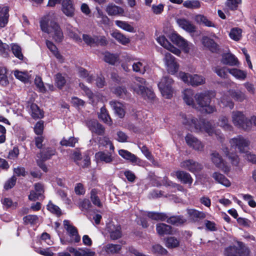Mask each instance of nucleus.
I'll return each instance as SVG.
<instances>
[{"label":"nucleus","mask_w":256,"mask_h":256,"mask_svg":"<svg viewBox=\"0 0 256 256\" xmlns=\"http://www.w3.org/2000/svg\"><path fill=\"white\" fill-rule=\"evenodd\" d=\"M118 152L123 158L130 162L134 165H139L140 164V160L130 152L124 150H120Z\"/></svg>","instance_id":"23"},{"label":"nucleus","mask_w":256,"mask_h":256,"mask_svg":"<svg viewBox=\"0 0 256 256\" xmlns=\"http://www.w3.org/2000/svg\"><path fill=\"white\" fill-rule=\"evenodd\" d=\"M156 41L162 46L170 50L174 54L179 56L181 52L178 48L172 46L165 38L164 36H160L156 38Z\"/></svg>","instance_id":"18"},{"label":"nucleus","mask_w":256,"mask_h":256,"mask_svg":"<svg viewBox=\"0 0 256 256\" xmlns=\"http://www.w3.org/2000/svg\"><path fill=\"white\" fill-rule=\"evenodd\" d=\"M171 40L179 47L181 48L184 52H188L192 44L188 42L176 33L173 32L170 36Z\"/></svg>","instance_id":"12"},{"label":"nucleus","mask_w":256,"mask_h":256,"mask_svg":"<svg viewBox=\"0 0 256 256\" xmlns=\"http://www.w3.org/2000/svg\"><path fill=\"white\" fill-rule=\"evenodd\" d=\"M6 70L3 67L0 68V84L2 86H6L9 84L8 77L6 75Z\"/></svg>","instance_id":"54"},{"label":"nucleus","mask_w":256,"mask_h":256,"mask_svg":"<svg viewBox=\"0 0 256 256\" xmlns=\"http://www.w3.org/2000/svg\"><path fill=\"white\" fill-rule=\"evenodd\" d=\"M229 73L236 79L241 80H244L247 76V72L246 71L237 68L230 69Z\"/></svg>","instance_id":"41"},{"label":"nucleus","mask_w":256,"mask_h":256,"mask_svg":"<svg viewBox=\"0 0 256 256\" xmlns=\"http://www.w3.org/2000/svg\"><path fill=\"white\" fill-rule=\"evenodd\" d=\"M104 60L111 64H114L117 60V56L114 54H112L108 52H106L104 54Z\"/></svg>","instance_id":"61"},{"label":"nucleus","mask_w":256,"mask_h":256,"mask_svg":"<svg viewBox=\"0 0 256 256\" xmlns=\"http://www.w3.org/2000/svg\"><path fill=\"white\" fill-rule=\"evenodd\" d=\"M55 153L56 150L52 148H48L46 150H42L40 154V157L42 160H46L50 158L52 156L54 155Z\"/></svg>","instance_id":"55"},{"label":"nucleus","mask_w":256,"mask_h":256,"mask_svg":"<svg viewBox=\"0 0 256 256\" xmlns=\"http://www.w3.org/2000/svg\"><path fill=\"white\" fill-rule=\"evenodd\" d=\"M64 225L70 237L71 242H78L80 240V238L78 234L76 228L71 225L70 222L68 220H64Z\"/></svg>","instance_id":"15"},{"label":"nucleus","mask_w":256,"mask_h":256,"mask_svg":"<svg viewBox=\"0 0 256 256\" xmlns=\"http://www.w3.org/2000/svg\"><path fill=\"white\" fill-rule=\"evenodd\" d=\"M67 250L72 253L74 256H94L95 252L86 248L76 249L72 247H68Z\"/></svg>","instance_id":"27"},{"label":"nucleus","mask_w":256,"mask_h":256,"mask_svg":"<svg viewBox=\"0 0 256 256\" xmlns=\"http://www.w3.org/2000/svg\"><path fill=\"white\" fill-rule=\"evenodd\" d=\"M164 62L166 70L169 74H174L178 72L179 64L176 58L170 53L165 54Z\"/></svg>","instance_id":"11"},{"label":"nucleus","mask_w":256,"mask_h":256,"mask_svg":"<svg viewBox=\"0 0 256 256\" xmlns=\"http://www.w3.org/2000/svg\"><path fill=\"white\" fill-rule=\"evenodd\" d=\"M11 50L12 53L16 58L20 60H22L23 58L22 49L18 45L16 44H12L11 45Z\"/></svg>","instance_id":"62"},{"label":"nucleus","mask_w":256,"mask_h":256,"mask_svg":"<svg viewBox=\"0 0 256 256\" xmlns=\"http://www.w3.org/2000/svg\"><path fill=\"white\" fill-rule=\"evenodd\" d=\"M222 150L226 156L228 157L230 160L232 164L234 166H237L238 164L240 158L236 154L230 153L228 150V148L224 146H222Z\"/></svg>","instance_id":"37"},{"label":"nucleus","mask_w":256,"mask_h":256,"mask_svg":"<svg viewBox=\"0 0 256 256\" xmlns=\"http://www.w3.org/2000/svg\"><path fill=\"white\" fill-rule=\"evenodd\" d=\"M8 6H0V27H4L8 22Z\"/></svg>","instance_id":"33"},{"label":"nucleus","mask_w":256,"mask_h":256,"mask_svg":"<svg viewBox=\"0 0 256 256\" xmlns=\"http://www.w3.org/2000/svg\"><path fill=\"white\" fill-rule=\"evenodd\" d=\"M106 230L109 232L112 240H116L121 238L122 234L121 227L119 224H114L113 222H109L106 225Z\"/></svg>","instance_id":"16"},{"label":"nucleus","mask_w":256,"mask_h":256,"mask_svg":"<svg viewBox=\"0 0 256 256\" xmlns=\"http://www.w3.org/2000/svg\"><path fill=\"white\" fill-rule=\"evenodd\" d=\"M87 126L92 132L98 135H102L104 132V128L102 125L98 124L96 120H91L87 122Z\"/></svg>","instance_id":"28"},{"label":"nucleus","mask_w":256,"mask_h":256,"mask_svg":"<svg viewBox=\"0 0 256 256\" xmlns=\"http://www.w3.org/2000/svg\"><path fill=\"white\" fill-rule=\"evenodd\" d=\"M80 86L84 90L92 104L95 105L102 100L103 96L101 94L99 93L94 94L88 88L82 84H80Z\"/></svg>","instance_id":"20"},{"label":"nucleus","mask_w":256,"mask_h":256,"mask_svg":"<svg viewBox=\"0 0 256 256\" xmlns=\"http://www.w3.org/2000/svg\"><path fill=\"white\" fill-rule=\"evenodd\" d=\"M202 44L212 52H217L218 50V46L214 41L208 36L202 38Z\"/></svg>","instance_id":"32"},{"label":"nucleus","mask_w":256,"mask_h":256,"mask_svg":"<svg viewBox=\"0 0 256 256\" xmlns=\"http://www.w3.org/2000/svg\"><path fill=\"white\" fill-rule=\"evenodd\" d=\"M152 252L154 254L161 255H166L168 254V251L164 248L160 244H154L152 248Z\"/></svg>","instance_id":"58"},{"label":"nucleus","mask_w":256,"mask_h":256,"mask_svg":"<svg viewBox=\"0 0 256 256\" xmlns=\"http://www.w3.org/2000/svg\"><path fill=\"white\" fill-rule=\"evenodd\" d=\"M44 192V186L40 183H36L34 184V190L30 192L28 199L30 200L35 201L40 198H42Z\"/></svg>","instance_id":"21"},{"label":"nucleus","mask_w":256,"mask_h":256,"mask_svg":"<svg viewBox=\"0 0 256 256\" xmlns=\"http://www.w3.org/2000/svg\"><path fill=\"white\" fill-rule=\"evenodd\" d=\"M146 82L143 78L136 77L131 85L133 90L141 95L145 100H152L154 98V94L150 88H146Z\"/></svg>","instance_id":"4"},{"label":"nucleus","mask_w":256,"mask_h":256,"mask_svg":"<svg viewBox=\"0 0 256 256\" xmlns=\"http://www.w3.org/2000/svg\"><path fill=\"white\" fill-rule=\"evenodd\" d=\"M232 120L233 124L238 128L248 130L250 128V124L243 112L240 111H233L232 113Z\"/></svg>","instance_id":"8"},{"label":"nucleus","mask_w":256,"mask_h":256,"mask_svg":"<svg viewBox=\"0 0 256 256\" xmlns=\"http://www.w3.org/2000/svg\"><path fill=\"white\" fill-rule=\"evenodd\" d=\"M187 144L196 150H202L204 145L196 138L190 134H188L185 138Z\"/></svg>","instance_id":"19"},{"label":"nucleus","mask_w":256,"mask_h":256,"mask_svg":"<svg viewBox=\"0 0 256 256\" xmlns=\"http://www.w3.org/2000/svg\"><path fill=\"white\" fill-rule=\"evenodd\" d=\"M248 250L240 242H236V246H230L224 250L226 256H247Z\"/></svg>","instance_id":"9"},{"label":"nucleus","mask_w":256,"mask_h":256,"mask_svg":"<svg viewBox=\"0 0 256 256\" xmlns=\"http://www.w3.org/2000/svg\"><path fill=\"white\" fill-rule=\"evenodd\" d=\"M230 70V68H228L226 67L220 68V66H216L214 68V71L220 77L226 78Z\"/></svg>","instance_id":"60"},{"label":"nucleus","mask_w":256,"mask_h":256,"mask_svg":"<svg viewBox=\"0 0 256 256\" xmlns=\"http://www.w3.org/2000/svg\"><path fill=\"white\" fill-rule=\"evenodd\" d=\"M78 74L80 77L86 78L88 82L91 83L94 80V77L92 76H89L88 72L83 68H79Z\"/></svg>","instance_id":"63"},{"label":"nucleus","mask_w":256,"mask_h":256,"mask_svg":"<svg viewBox=\"0 0 256 256\" xmlns=\"http://www.w3.org/2000/svg\"><path fill=\"white\" fill-rule=\"evenodd\" d=\"M221 62L224 64L235 66L237 64V59L234 55L230 54H224L222 55Z\"/></svg>","instance_id":"40"},{"label":"nucleus","mask_w":256,"mask_h":256,"mask_svg":"<svg viewBox=\"0 0 256 256\" xmlns=\"http://www.w3.org/2000/svg\"><path fill=\"white\" fill-rule=\"evenodd\" d=\"M111 36L118 40V42L123 45L128 44L130 40L118 31H114L111 34Z\"/></svg>","instance_id":"44"},{"label":"nucleus","mask_w":256,"mask_h":256,"mask_svg":"<svg viewBox=\"0 0 256 256\" xmlns=\"http://www.w3.org/2000/svg\"><path fill=\"white\" fill-rule=\"evenodd\" d=\"M182 122L186 127L192 132H196L207 133L210 136L215 134L220 140L224 138V136L220 132L214 130V128L208 122H205L201 118H198L192 116L181 115Z\"/></svg>","instance_id":"1"},{"label":"nucleus","mask_w":256,"mask_h":256,"mask_svg":"<svg viewBox=\"0 0 256 256\" xmlns=\"http://www.w3.org/2000/svg\"><path fill=\"white\" fill-rule=\"evenodd\" d=\"M121 248L120 244H108L103 246L102 250L108 254H114L118 253Z\"/></svg>","instance_id":"38"},{"label":"nucleus","mask_w":256,"mask_h":256,"mask_svg":"<svg viewBox=\"0 0 256 256\" xmlns=\"http://www.w3.org/2000/svg\"><path fill=\"white\" fill-rule=\"evenodd\" d=\"M187 214L188 216L192 220L198 218L202 219L206 217V214L203 212H200L195 209H187Z\"/></svg>","instance_id":"39"},{"label":"nucleus","mask_w":256,"mask_h":256,"mask_svg":"<svg viewBox=\"0 0 256 256\" xmlns=\"http://www.w3.org/2000/svg\"><path fill=\"white\" fill-rule=\"evenodd\" d=\"M212 94L210 91L198 92L194 96V98L200 110L207 114H212L216 110L215 106L210 105Z\"/></svg>","instance_id":"3"},{"label":"nucleus","mask_w":256,"mask_h":256,"mask_svg":"<svg viewBox=\"0 0 256 256\" xmlns=\"http://www.w3.org/2000/svg\"><path fill=\"white\" fill-rule=\"evenodd\" d=\"M173 80L170 76H164L158 84L162 94L166 98H170L173 95L174 90L172 84Z\"/></svg>","instance_id":"7"},{"label":"nucleus","mask_w":256,"mask_h":256,"mask_svg":"<svg viewBox=\"0 0 256 256\" xmlns=\"http://www.w3.org/2000/svg\"><path fill=\"white\" fill-rule=\"evenodd\" d=\"M212 178L218 184L226 187H230L231 185L230 181L222 174L214 172L212 174Z\"/></svg>","instance_id":"36"},{"label":"nucleus","mask_w":256,"mask_h":256,"mask_svg":"<svg viewBox=\"0 0 256 256\" xmlns=\"http://www.w3.org/2000/svg\"><path fill=\"white\" fill-rule=\"evenodd\" d=\"M194 90L190 88L185 89L182 92V98L186 104L194 108H197L194 100Z\"/></svg>","instance_id":"26"},{"label":"nucleus","mask_w":256,"mask_h":256,"mask_svg":"<svg viewBox=\"0 0 256 256\" xmlns=\"http://www.w3.org/2000/svg\"><path fill=\"white\" fill-rule=\"evenodd\" d=\"M184 7L188 8H198L200 6V3L198 0H188L183 3Z\"/></svg>","instance_id":"57"},{"label":"nucleus","mask_w":256,"mask_h":256,"mask_svg":"<svg viewBox=\"0 0 256 256\" xmlns=\"http://www.w3.org/2000/svg\"><path fill=\"white\" fill-rule=\"evenodd\" d=\"M210 159L215 166L224 173L230 172V167L226 164L218 152L216 151L212 152L210 154Z\"/></svg>","instance_id":"13"},{"label":"nucleus","mask_w":256,"mask_h":256,"mask_svg":"<svg viewBox=\"0 0 256 256\" xmlns=\"http://www.w3.org/2000/svg\"><path fill=\"white\" fill-rule=\"evenodd\" d=\"M178 77L185 84L196 86L204 84L205 83L204 77L198 74H190L188 73L180 72L178 74Z\"/></svg>","instance_id":"6"},{"label":"nucleus","mask_w":256,"mask_h":256,"mask_svg":"<svg viewBox=\"0 0 256 256\" xmlns=\"http://www.w3.org/2000/svg\"><path fill=\"white\" fill-rule=\"evenodd\" d=\"M170 226L164 224H158L156 225V230L160 235L168 234H172Z\"/></svg>","instance_id":"45"},{"label":"nucleus","mask_w":256,"mask_h":256,"mask_svg":"<svg viewBox=\"0 0 256 256\" xmlns=\"http://www.w3.org/2000/svg\"><path fill=\"white\" fill-rule=\"evenodd\" d=\"M52 15L49 14L42 18L40 21V28L55 42H60L64 38L63 32L58 24L54 20Z\"/></svg>","instance_id":"2"},{"label":"nucleus","mask_w":256,"mask_h":256,"mask_svg":"<svg viewBox=\"0 0 256 256\" xmlns=\"http://www.w3.org/2000/svg\"><path fill=\"white\" fill-rule=\"evenodd\" d=\"M229 96L236 100L240 102H243L247 98L246 94L242 91H236L234 90H230L226 94H224L220 98V102L224 106L228 107L230 109L234 108V104Z\"/></svg>","instance_id":"5"},{"label":"nucleus","mask_w":256,"mask_h":256,"mask_svg":"<svg viewBox=\"0 0 256 256\" xmlns=\"http://www.w3.org/2000/svg\"><path fill=\"white\" fill-rule=\"evenodd\" d=\"M47 48L51 51L53 54L60 61L63 62V56L59 53L56 46L50 40H46Z\"/></svg>","instance_id":"42"},{"label":"nucleus","mask_w":256,"mask_h":256,"mask_svg":"<svg viewBox=\"0 0 256 256\" xmlns=\"http://www.w3.org/2000/svg\"><path fill=\"white\" fill-rule=\"evenodd\" d=\"M98 192L96 189H92L90 192V200L94 205L100 208L102 206V204L98 196Z\"/></svg>","instance_id":"50"},{"label":"nucleus","mask_w":256,"mask_h":256,"mask_svg":"<svg viewBox=\"0 0 256 256\" xmlns=\"http://www.w3.org/2000/svg\"><path fill=\"white\" fill-rule=\"evenodd\" d=\"M98 118L102 120L104 122L110 125L112 124L111 118L108 114V112L105 107L101 108L100 112L98 114Z\"/></svg>","instance_id":"46"},{"label":"nucleus","mask_w":256,"mask_h":256,"mask_svg":"<svg viewBox=\"0 0 256 256\" xmlns=\"http://www.w3.org/2000/svg\"><path fill=\"white\" fill-rule=\"evenodd\" d=\"M114 152L110 150L109 152L100 151L96 154L95 157L99 162L106 164H112L114 160Z\"/></svg>","instance_id":"17"},{"label":"nucleus","mask_w":256,"mask_h":256,"mask_svg":"<svg viewBox=\"0 0 256 256\" xmlns=\"http://www.w3.org/2000/svg\"><path fill=\"white\" fill-rule=\"evenodd\" d=\"M218 125L225 130H231L232 129V126L230 124L228 118L224 116L219 118Z\"/></svg>","instance_id":"48"},{"label":"nucleus","mask_w":256,"mask_h":256,"mask_svg":"<svg viewBox=\"0 0 256 256\" xmlns=\"http://www.w3.org/2000/svg\"><path fill=\"white\" fill-rule=\"evenodd\" d=\"M62 10L67 16H73L75 8L72 0H62Z\"/></svg>","instance_id":"24"},{"label":"nucleus","mask_w":256,"mask_h":256,"mask_svg":"<svg viewBox=\"0 0 256 256\" xmlns=\"http://www.w3.org/2000/svg\"><path fill=\"white\" fill-rule=\"evenodd\" d=\"M242 30L238 28H232L229 34V36L231 39L238 41L242 38Z\"/></svg>","instance_id":"53"},{"label":"nucleus","mask_w":256,"mask_h":256,"mask_svg":"<svg viewBox=\"0 0 256 256\" xmlns=\"http://www.w3.org/2000/svg\"><path fill=\"white\" fill-rule=\"evenodd\" d=\"M34 251L44 256H54V254L52 250L50 248L43 249L34 248Z\"/></svg>","instance_id":"64"},{"label":"nucleus","mask_w":256,"mask_h":256,"mask_svg":"<svg viewBox=\"0 0 256 256\" xmlns=\"http://www.w3.org/2000/svg\"><path fill=\"white\" fill-rule=\"evenodd\" d=\"M147 216L150 218L156 220L165 221L168 218V216L164 213L148 212Z\"/></svg>","instance_id":"49"},{"label":"nucleus","mask_w":256,"mask_h":256,"mask_svg":"<svg viewBox=\"0 0 256 256\" xmlns=\"http://www.w3.org/2000/svg\"><path fill=\"white\" fill-rule=\"evenodd\" d=\"M47 209L52 213L56 214L58 216H60L62 214V212L60 208L52 204L51 202H50L47 205Z\"/></svg>","instance_id":"59"},{"label":"nucleus","mask_w":256,"mask_h":256,"mask_svg":"<svg viewBox=\"0 0 256 256\" xmlns=\"http://www.w3.org/2000/svg\"><path fill=\"white\" fill-rule=\"evenodd\" d=\"M28 110L34 118H41L43 117V112L38 106L34 104H28L27 106Z\"/></svg>","instance_id":"30"},{"label":"nucleus","mask_w":256,"mask_h":256,"mask_svg":"<svg viewBox=\"0 0 256 256\" xmlns=\"http://www.w3.org/2000/svg\"><path fill=\"white\" fill-rule=\"evenodd\" d=\"M110 104L114 110L115 113L120 118H122L124 116L126 112L124 106L122 104L116 100H112L110 102Z\"/></svg>","instance_id":"29"},{"label":"nucleus","mask_w":256,"mask_h":256,"mask_svg":"<svg viewBox=\"0 0 256 256\" xmlns=\"http://www.w3.org/2000/svg\"><path fill=\"white\" fill-rule=\"evenodd\" d=\"M194 20L198 24L208 27H215V24L203 14H198L194 16Z\"/></svg>","instance_id":"35"},{"label":"nucleus","mask_w":256,"mask_h":256,"mask_svg":"<svg viewBox=\"0 0 256 256\" xmlns=\"http://www.w3.org/2000/svg\"><path fill=\"white\" fill-rule=\"evenodd\" d=\"M180 166L192 173L198 172L202 168L201 164L192 160H184L180 163Z\"/></svg>","instance_id":"14"},{"label":"nucleus","mask_w":256,"mask_h":256,"mask_svg":"<svg viewBox=\"0 0 256 256\" xmlns=\"http://www.w3.org/2000/svg\"><path fill=\"white\" fill-rule=\"evenodd\" d=\"M132 70L136 72L144 74L146 71V64L141 62H134L132 64Z\"/></svg>","instance_id":"51"},{"label":"nucleus","mask_w":256,"mask_h":256,"mask_svg":"<svg viewBox=\"0 0 256 256\" xmlns=\"http://www.w3.org/2000/svg\"><path fill=\"white\" fill-rule=\"evenodd\" d=\"M230 143L231 147L235 149H238L240 152L245 153L250 144V142L247 138H244L242 136H238L230 140Z\"/></svg>","instance_id":"10"},{"label":"nucleus","mask_w":256,"mask_h":256,"mask_svg":"<svg viewBox=\"0 0 256 256\" xmlns=\"http://www.w3.org/2000/svg\"><path fill=\"white\" fill-rule=\"evenodd\" d=\"M176 23L180 28L188 32L192 33L196 32V26L186 18H178Z\"/></svg>","instance_id":"22"},{"label":"nucleus","mask_w":256,"mask_h":256,"mask_svg":"<svg viewBox=\"0 0 256 256\" xmlns=\"http://www.w3.org/2000/svg\"><path fill=\"white\" fill-rule=\"evenodd\" d=\"M166 220L168 223L178 225L184 223L186 221V220L182 216H172L170 218L168 216V218Z\"/></svg>","instance_id":"56"},{"label":"nucleus","mask_w":256,"mask_h":256,"mask_svg":"<svg viewBox=\"0 0 256 256\" xmlns=\"http://www.w3.org/2000/svg\"><path fill=\"white\" fill-rule=\"evenodd\" d=\"M98 146L99 147L103 146L104 148L109 146L110 151H114V146L112 144V142L110 140V138L107 136H104L99 138Z\"/></svg>","instance_id":"43"},{"label":"nucleus","mask_w":256,"mask_h":256,"mask_svg":"<svg viewBox=\"0 0 256 256\" xmlns=\"http://www.w3.org/2000/svg\"><path fill=\"white\" fill-rule=\"evenodd\" d=\"M179 244V240L174 237L170 236L166 239L165 245L168 248H176Z\"/></svg>","instance_id":"52"},{"label":"nucleus","mask_w":256,"mask_h":256,"mask_svg":"<svg viewBox=\"0 0 256 256\" xmlns=\"http://www.w3.org/2000/svg\"><path fill=\"white\" fill-rule=\"evenodd\" d=\"M106 11L110 16H123L124 10L122 7L110 3L106 7Z\"/></svg>","instance_id":"25"},{"label":"nucleus","mask_w":256,"mask_h":256,"mask_svg":"<svg viewBox=\"0 0 256 256\" xmlns=\"http://www.w3.org/2000/svg\"><path fill=\"white\" fill-rule=\"evenodd\" d=\"M176 178L182 183L191 185L193 182L191 176L188 172L182 170H178L175 172Z\"/></svg>","instance_id":"31"},{"label":"nucleus","mask_w":256,"mask_h":256,"mask_svg":"<svg viewBox=\"0 0 256 256\" xmlns=\"http://www.w3.org/2000/svg\"><path fill=\"white\" fill-rule=\"evenodd\" d=\"M96 22L99 25L108 26L110 22L109 18L104 14L100 8H96Z\"/></svg>","instance_id":"34"},{"label":"nucleus","mask_w":256,"mask_h":256,"mask_svg":"<svg viewBox=\"0 0 256 256\" xmlns=\"http://www.w3.org/2000/svg\"><path fill=\"white\" fill-rule=\"evenodd\" d=\"M116 24L120 28L130 32H134V28L128 22L122 20H116Z\"/></svg>","instance_id":"47"}]
</instances>
